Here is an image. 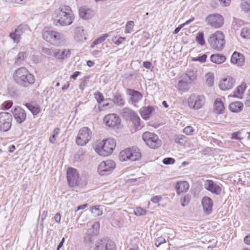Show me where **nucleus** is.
Masks as SVG:
<instances>
[{"mask_svg":"<svg viewBox=\"0 0 250 250\" xmlns=\"http://www.w3.org/2000/svg\"><path fill=\"white\" fill-rule=\"evenodd\" d=\"M104 122L110 127H115L120 124V117L115 114H109L104 117Z\"/></svg>","mask_w":250,"mask_h":250,"instance_id":"18","label":"nucleus"},{"mask_svg":"<svg viewBox=\"0 0 250 250\" xmlns=\"http://www.w3.org/2000/svg\"><path fill=\"white\" fill-rule=\"evenodd\" d=\"M208 42L213 49L221 50L225 44V35L222 32L217 31L210 35Z\"/></svg>","mask_w":250,"mask_h":250,"instance_id":"5","label":"nucleus"},{"mask_svg":"<svg viewBox=\"0 0 250 250\" xmlns=\"http://www.w3.org/2000/svg\"><path fill=\"white\" fill-rule=\"evenodd\" d=\"M196 42L201 45H203L205 43L204 40V33L203 32H199L196 37Z\"/></svg>","mask_w":250,"mask_h":250,"instance_id":"44","label":"nucleus"},{"mask_svg":"<svg viewBox=\"0 0 250 250\" xmlns=\"http://www.w3.org/2000/svg\"><path fill=\"white\" fill-rule=\"evenodd\" d=\"M207 56L206 54H204L200 57H198L195 61H198L201 62H204L206 61Z\"/></svg>","mask_w":250,"mask_h":250,"instance_id":"59","label":"nucleus"},{"mask_svg":"<svg viewBox=\"0 0 250 250\" xmlns=\"http://www.w3.org/2000/svg\"><path fill=\"white\" fill-rule=\"evenodd\" d=\"M70 55V52L69 50L64 49L61 51L59 49H56L54 57L58 59L62 60L69 57Z\"/></svg>","mask_w":250,"mask_h":250,"instance_id":"30","label":"nucleus"},{"mask_svg":"<svg viewBox=\"0 0 250 250\" xmlns=\"http://www.w3.org/2000/svg\"><path fill=\"white\" fill-rule=\"evenodd\" d=\"M206 21L210 26L214 28H219L224 24V18L219 14L209 15L206 19Z\"/></svg>","mask_w":250,"mask_h":250,"instance_id":"13","label":"nucleus"},{"mask_svg":"<svg viewBox=\"0 0 250 250\" xmlns=\"http://www.w3.org/2000/svg\"><path fill=\"white\" fill-rule=\"evenodd\" d=\"M221 4L223 6H227L229 5L230 0H219Z\"/></svg>","mask_w":250,"mask_h":250,"instance_id":"60","label":"nucleus"},{"mask_svg":"<svg viewBox=\"0 0 250 250\" xmlns=\"http://www.w3.org/2000/svg\"><path fill=\"white\" fill-rule=\"evenodd\" d=\"M235 84V80L231 77L223 79L219 83L220 88L224 91L231 89Z\"/></svg>","mask_w":250,"mask_h":250,"instance_id":"19","label":"nucleus"},{"mask_svg":"<svg viewBox=\"0 0 250 250\" xmlns=\"http://www.w3.org/2000/svg\"><path fill=\"white\" fill-rule=\"evenodd\" d=\"M88 80V77H84L83 79L81 80V82L79 85V88L82 90H83L85 88V86L87 83V81Z\"/></svg>","mask_w":250,"mask_h":250,"instance_id":"50","label":"nucleus"},{"mask_svg":"<svg viewBox=\"0 0 250 250\" xmlns=\"http://www.w3.org/2000/svg\"><path fill=\"white\" fill-rule=\"evenodd\" d=\"M245 104L246 106L250 107V89L247 94Z\"/></svg>","mask_w":250,"mask_h":250,"instance_id":"57","label":"nucleus"},{"mask_svg":"<svg viewBox=\"0 0 250 250\" xmlns=\"http://www.w3.org/2000/svg\"><path fill=\"white\" fill-rule=\"evenodd\" d=\"M244 241L246 244L250 245V235L246 236L244 239Z\"/></svg>","mask_w":250,"mask_h":250,"instance_id":"64","label":"nucleus"},{"mask_svg":"<svg viewBox=\"0 0 250 250\" xmlns=\"http://www.w3.org/2000/svg\"><path fill=\"white\" fill-rule=\"evenodd\" d=\"M95 98H96L98 103H101L102 102L104 101V96L103 94L98 92L95 94Z\"/></svg>","mask_w":250,"mask_h":250,"instance_id":"51","label":"nucleus"},{"mask_svg":"<svg viewBox=\"0 0 250 250\" xmlns=\"http://www.w3.org/2000/svg\"><path fill=\"white\" fill-rule=\"evenodd\" d=\"M135 126L137 128L140 126V119L137 114L133 116L130 119Z\"/></svg>","mask_w":250,"mask_h":250,"instance_id":"46","label":"nucleus"},{"mask_svg":"<svg viewBox=\"0 0 250 250\" xmlns=\"http://www.w3.org/2000/svg\"><path fill=\"white\" fill-rule=\"evenodd\" d=\"M143 65L144 67L147 69H150L151 63L149 62H144Z\"/></svg>","mask_w":250,"mask_h":250,"instance_id":"62","label":"nucleus"},{"mask_svg":"<svg viewBox=\"0 0 250 250\" xmlns=\"http://www.w3.org/2000/svg\"><path fill=\"white\" fill-rule=\"evenodd\" d=\"M246 87V84L244 83L237 86L236 90L234 92L233 96L234 97L241 99Z\"/></svg>","mask_w":250,"mask_h":250,"instance_id":"31","label":"nucleus"},{"mask_svg":"<svg viewBox=\"0 0 250 250\" xmlns=\"http://www.w3.org/2000/svg\"><path fill=\"white\" fill-rule=\"evenodd\" d=\"M241 36L245 39H250V28L248 27L242 28L241 32Z\"/></svg>","mask_w":250,"mask_h":250,"instance_id":"41","label":"nucleus"},{"mask_svg":"<svg viewBox=\"0 0 250 250\" xmlns=\"http://www.w3.org/2000/svg\"><path fill=\"white\" fill-rule=\"evenodd\" d=\"M22 33V27L20 25L14 31L10 33L9 37L14 42L18 43L20 42Z\"/></svg>","mask_w":250,"mask_h":250,"instance_id":"23","label":"nucleus"},{"mask_svg":"<svg viewBox=\"0 0 250 250\" xmlns=\"http://www.w3.org/2000/svg\"><path fill=\"white\" fill-rule=\"evenodd\" d=\"M91 212L96 216H100L103 213L102 211L100 210L99 206H95L93 207L91 209Z\"/></svg>","mask_w":250,"mask_h":250,"instance_id":"49","label":"nucleus"},{"mask_svg":"<svg viewBox=\"0 0 250 250\" xmlns=\"http://www.w3.org/2000/svg\"><path fill=\"white\" fill-rule=\"evenodd\" d=\"M14 119L19 124H21L26 119L25 111L19 106L16 107L12 111Z\"/></svg>","mask_w":250,"mask_h":250,"instance_id":"17","label":"nucleus"},{"mask_svg":"<svg viewBox=\"0 0 250 250\" xmlns=\"http://www.w3.org/2000/svg\"><path fill=\"white\" fill-rule=\"evenodd\" d=\"M108 37V35L107 34H105L100 37L98 38L97 39L95 40L93 42L92 44L91 45V47H93L96 45L100 44L103 42H104L105 39Z\"/></svg>","mask_w":250,"mask_h":250,"instance_id":"39","label":"nucleus"},{"mask_svg":"<svg viewBox=\"0 0 250 250\" xmlns=\"http://www.w3.org/2000/svg\"><path fill=\"white\" fill-rule=\"evenodd\" d=\"M190 200V196L189 194H187L181 198V205L183 207H185V206L188 204L189 201Z\"/></svg>","mask_w":250,"mask_h":250,"instance_id":"48","label":"nucleus"},{"mask_svg":"<svg viewBox=\"0 0 250 250\" xmlns=\"http://www.w3.org/2000/svg\"><path fill=\"white\" fill-rule=\"evenodd\" d=\"M27 57V54L25 52H19L15 59V64L21 65L23 63L25 59Z\"/></svg>","mask_w":250,"mask_h":250,"instance_id":"33","label":"nucleus"},{"mask_svg":"<svg viewBox=\"0 0 250 250\" xmlns=\"http://www.w3.org/2000/svg\"><path fill=\"white\" fill-rule=\"evenodd\" d=\"M226 59V57L220 54H212L210 56V61L216 64H221L224 62Z\"/></svg>","mask_w":250,"mask_h":250,"instance_id":"29","label":"nucleus"},{"mask_svg":"<svg viewBox=\"0 0 250 250\" xmlns=\"http://www.w3.org/2000/svg\"><path fill=\"white\" fill-rule=\"evenodd\" d=\"M116 145V141L114 139H106L98 142L96 145L95 150L101 156H108L113 152Z\"/></svg>","mask_w":250,"mask_h":250,"instance_id":"3","label":"nucleus"},{"mask_svg":"<svg viewBox=\"0 0 250 250\" xmlns=\"http://www.w3.org/2000/svg\"><path fill=\"white\" fill-rule=\"evenodd\" d=\"M134 213L138 216H143L146 213V210L141 207H137L134 209Z\"/></svg>","mask_w":250,"mask_h":250,"instance_id":"43","label":"nucleus"},{"mask_svg":"<svg viewBox=\"0 0 250 250\" xmlns=\"http://www.w3.org/2000/svg\"><path fill=\"white\" fill-rule=\"evenodd\" d=\"M231 62L239 66H241L244 62V56L241 53L235 52L231 56Z\"/></svg>","mask_w":250,"mask_h":250,"instance_id":"27","label":"nucleus"},{"mask_svg":"<svg viewBox=\"0 0 250 250\" xmlns=\"http://www.w3.org/2000/svg\"><path fill=\"white\" fill-rule=\"evenodd\" d=\"M75 39L78 42H83L87 39L83 27L80 26L75 28Z\"/></svg>","mask_w":250,"mask_h":250,"instance_id":"25","label":"nucleus"},{"mask_svg":"<svg viewBox=\"0 0 250 250\" xmlns=\"http://www.w3.org/2000/svg\"><path fill=\"white\" fill-rule=\"evenodd\" d=\"M189 184L187 181H179L177 182L175 189L178 194L186 192L189 188Z\"/></svg>","mask_w":250,"mask_h":250,"instance_id":"28","label":"nucleus"},{"mask_svg":"<svg viewBox=\"0 0 250 250\" xmlns=\"http://www.w3.org/2000/svg\"><path fill=\"white\" fill-rule=\"evenodd\" d=\"M13 78L19 84L28 87L35 83V77L25 67L18 68L14 73Z\"/></svg>","mask_w":250,"mask_h":250,"instance_id":"2","label":"nucleus"},{"mask_svg":"<svg viewBox=\"0 0 250 250\" xmlns=\"http://www.w3.org/2000/svg\"><path fill=\"white\" fill-rule=\"evenodd\" d=\"M134 27V21H128L125 25V33H130L133 31V29Z\"/></svg>","mask_w":250,"mask_h":250,"instance_id":"47","label":"nucleus"},{"mask_svg":"<svg viewBox=\"0 0 250 250\" xmlns=\"http://www.w3.org/2000/svg\"><path fill=\"white\" fill-rule=\"evenodd\" d=\"M141 157L140 149L136 147L127 148L120 153L119 159L121 161L128 160L135 161L139 160Z\"/></svg>","mask_w":250,"mask_h":250,"instance_id":"6","label":"nucleus"},{"mask_svg":"<svg viewBox=\"0 0 250 250\" xmlns=\"http://www.w3.org/2000/svg\"><path fill=\"white\" fill-rule=\"evenodd\" d=\"M24 105L30 110L34 115H37L40 111L39 107L33 103H26Z\"/></svg>","mask_w":250,"mask_h":250,"instance_id":"34","label":"nucleus"},{"mask_svg":"<svg viewBox=\"0 0 250 250\" xmlns=\"http://www.w3.org/2000/svg\"><path fill=\"white\" fill-rule=\"evenodd\" d=\"M202 204L204 211L206 214H210L212 211L213 201L208 197L205 196L203 198Z\"/></svg>","mask_w":250,"mask_h":250,"instance_id":"21","label":"nucleus"},{"mask_svg":"<svg viewBox=\"0 0 250 250\" xmlns=\"http://www.w3.org/2000/svg\"><path fill=\"white\" fill-rule=\"evenodd\" d=\"M154 111V108L152 106H147L142 107L140 110V114L142 117L146 120H148L153 112Z\"/></svg>","mask_w":250,"mask_h":250,"instance_id":"24","label":"nucleus"},{"mask_svg":"<svg viewBox=\"0 0 250 250\" xmlns=\"http://www.w3.org/2000/svg\"><path fill=\"white\" fill-rule=\"evenodd\" d=\"M175 162V160L170 157L166 158L163 159V163L165 165L173 164Z\"/></svg>","mask_w":250,"mask_h":250,"instance_id":"53","label":"nucleus"},{"mask_svg":"<svg viewBox=\"0 0 250 250\" xmlns=\"http://www.w3.org/2000/svg\"><path fill=\"white\" fill-rule=\"evenodd\" d=\"M55 50L56 49L46 47H43L42 49V53L53 57L55 56Z\"/></svg>","mask_w":250,"mask_h":250,"instance_id":"40","label":"nucleus"},{"mask_svg":"<svg viewBox=\"0 0 250 250\" xmlns=\"http://www.w3.org/2000/svg\"><path fill=\"white\" fill-rule=\"evenodd\" d=\"M184 132L187 135H191L194 131V129L191 126H187L184 130Z\"/></svg>","mask_w":250,"mask_h":250,"instance_id":"54","label":"nucleus"},{"mask_svg":"<svg viewBox=\"0 0 250 250\" xmlns=\"http://www.w3.org/2000/svg\"><path fill=\"white\" fill-rule=\"evenodd\" d=\"M166 242V240L163 237H159L157 238L155 242V245L157 247H158L162 244Z\"/></svg>","mask_w":250,"mask_h":250,"instance_id":"56","label":"nucleus"},{"mask_svg":"<svg viewBox=\"0 0 250 250\" xmlns=\"http://www.w3.org/2000/svg\"><path fill=\"white\" fill-rule=\"evenodd\" d=\"M61 215L60 213L58 212L57 213L55 216H54V219L57 223H60L61 221Z\"/></svg>","mask_w":250,"mask_h":250,"instance_id":"61","label":"nucleus"},{"mask_svg":"<svg viewBox=\"0 0 250 250\" xmlns=\"http://www.w3.org/2000/svg\"><path fill=\"white\" fill-rule=\"evenodd\" d=\"M53 23L56 26H65L71 24L74 16L71 8L67 5H61L52 14Z\"/></svg>","mask_w":250,"mask_h":250,"instance_id":"1","label":"nucleus"},{"mask_svg":"<svg viewBox=\"0 0 250 250\" xmlns=\"http://www.w3.org/2000/svg\"><path fill=\"white\" fill-rule=\"evenodd\" d=\"M13 104V102L11 101H7L4 102L2 104V106L3 108L5 109H9Z\"/></svg>","mask_w":250,"mask_h":250,"instance_id":"55","label":"nucleus"},{"mask_svg":"<svg viewBox=\"0 0 250 250\" xmlns=\"http://www.w3.org/2000/svg\"><path fill=\"white\" fill-rule=\"evenodd\" d=\"M67 178L69 185L71 187L79 184V175L76 169L69 167L67 171Z\"/></svg>","mask_w":250,"mask_h":250,"instance_id":"15","label":"nucleus"},{"mask_svg":"<svg viewBox=\"0 0 250 250\" xmlns=\"http://www.w3.org/2000/svg\"><path fill=\"white\" fill-rule=\"evenodd\" d=\"M136 113L129 108H124L123 109L122 115L126 119H130Z\"/></svg>","mask_w":250,"mask_h":250,"instance_id":"35","label":"nucleus"},{"mask_svg":"<svg viewBox=\"0 0 250 250\" xmlns=\"http://www.w3.org/2000/svg\"><path fill=\"white\" fill-rule=\"evenodd\" d=\"M162 198L161 196H154L151 198V201L154 204L158 203L161 201Z\"/></svg>","mask_w":250,"mask_h":250,"instance_id":"58","label":"nucleus"},{"mask_svg":"<svg viewBox=\"0 0 250 250\" xmlns=\"http://www.w3.org/2000/svg\"><path fill=\"white\" fill-rule=\"evenodd\" d=\"M142 138L146 145L151 148H157L161 146V141L154 133L146 131L143 134Z\"/></svg>","mask_w":250,"mask_h":250,"instance_id":"7","label":"nucleus"},{"mask_svg":"<svg viewBox=\"0 0 250 250\" xmlns=\"http://www.w3.org/2000/svg\"><path fill=\"white\" fill-rule=\"evenodd\" d=\"M12 116L11 113L2 112L0 113V130L2 131H8L11 127Z\"/></svg>","mask_w":250,"mask_h":250,"instance_id":"11","label":"nucleus"},{"mask_svg":"<svg viewBox=\"0 0 250 250\" xmlns=\"http://www.w3.org/2000/svg\"><path fill=\"white\" fill-rule=\"evenodd\" d=\"M240 7L245 12L250 11V0H242Z\"/></svg>","mask_w":250,"mask_h":250,"instance_id":"36","label":"nucleus"},{"mask_svg":"<svg viewBox=\"0 0 250 250\" xmlns=\"http://www.w3.org/2000/svg\"><path fill=\"white\" fill-rule=\"evenodd\" d=\"M204 188L208 191L216 195H219L222 191L221 187L211 180H207L205 181Z\"/></svg>","mask_w":250,"mask_h":250,"instance_id":"16","label":"nucleus"},{"mask_svg":"<svg viewBox=\"0 0 250 250\" xmlns=\"http://www.w3.org/2000/svg\"><path fill=\"white\" fill-rule=\"evenodd\" d=\"M239 133L238 132H234L232 134V138L234 139H237V140H241V138H240L238 136V134Z\"/></svg>","mask_w":250,"mask_h":250,"instance_id":"63","label":"nucleus"},{"mask_svg":"<svg viewBox=\"0 0 250 250\" xmlns=\"http://www.w3.org/2000/svg\"><path fill=\"white\" fill-rule=\"evenodd\" d=\"M186 137L183 135H178L175 137V142L180 145H183L186 142Z\"/></svg>","mask_w":250,"mask_h":250,"instance_id":"42","label":"nucleus"},{"mask_svg":"<svg viewBox=\"0 0 250 250\" xmlns=\"http://www.w3.org/2000/svg\"><path fill=\"white\" fill-rule=\"evenodd\" d=\"M197 75L193 71H188V73L183 74L181 80L178 82V85L181 88L185 85L191 83L196 79Z\"/></svg>","mask_w":250,"mask_h":250,"instance_id":"14","label":"nucleus"},{"mask_svg":"<svg viewBox=\"0 0 250 250\" xmlns=\"http://www.w3.org/2000/svg\"><path fill=\"white\" fill-rule=\"evenodd\" d=\"M79 15L81 18L84 20L91 19L94 15V11L87 7V6H83L80 8Z\"/></svg>","mask_w":250,"mask_h":250,"instance_id":"22","label":"nucleus"},{"mask_svg":"<svg viewBox=\"0 0 250 250\" xmlns=\"http://www.w3.org/2000/svg\"><path fill=\"white\" fill-rule=\"evenodd\" d=\"M205 78L206 83L209 86H212L214 83V74L212 73L209 72L206 75Z\"/></svg>","mask_w":250,"mask_h":250,"instance_id":"38","label":"nucleus"},{"mask_svg":"<svg viewBox=\"0 0 250 250\" xmlns=\"http://www.w3.org/2000/svg\"><path fill=\"white\" fill-rule=\"evenodd\" d=\"M42 36L46 42L55 46H60L65 41L64 35L62 33L55 30H43Z\"/></svg>","mask_w":250,"mask_h":250,"instance_id":"4","label":"nucleus"},{"mask_svg":"<svg viewBox=\"0 0 250 250\" xmlns=\"http://www.w3.org/2000/svg\"><path fill=\"white\" fill-rule=\"evenodd\" d=\"M59 128H55L53 131V133L52 136L50 137L49 139V141L50 143L53 144L55 143L57 137L58 136L59 132H60Z\"/></svg>","mask_w":250,"mask_h":250,"instance_id":"45","label":"nucleus"},{"mask_svg":"<svg viewBox=\"0 0 250 250\" xmlns=\"http://www.w3.org/2000/svg\"><path fill=\"white\" fill-rule=\"evenodd\" d=\"M94 250H116V247L112 241L103 238L96 242Z\"/></svg>","mask_w":250,"mask_h":250,"instance_id":"12","label":"nucleus"},{"mask_svg":"<svg viewBox=\"0 0 250 250\" xmlns=\"http://www.w3.org/2000/svg\"><path fill=\"white\" fill-rule=\"evenodd\" d=\"M116 39V37H114L112 39V41L114 42L116 45H119L123 43L126 39L125 37H119L117 40H115Z\"/></svg>","mask_w":250,"mask_h":250,"instance_id":"52","label":"nucleus"},{"mask_svg":"<svg viewBox=\"0 0 250 250\" xmlns=\"http://www.w3.org/2000/svg\"><path fill=\"white\" fill-rule=\"evenodd\" d=\"M225 109L223 102L220 98H217L214 102L213 110L216 114H222Z\"/></svg>","mask_w":250,"mask_h":250,"instance_id":"26","label":"nucleus"},{"mask_svg":"<svg viewBox=\"0 0 250 250\" xmlns=\"http://www.w3.org/2000/svg\"><path fill=\"white\" fill-rule=\"evenodd\" d=\"M243 107V104L240 102H236L230 104L229 105V110L233 112L240 111Z\"/></svg>","mask_w":250,"mask_h":250,"instance_id":"32","label":"nucleus"},{"mask_svg":"<svg viewBox=\"0 0 250 250\" xmlns=\"http://www.w3.org/2000/svg\"><path fill=\"white\" fill-rule=\"evenodd\" d=\"M126 93L129 96V101L132 104H135L142 98V94L138 91L131 89H127Z\"/></svg>","mask_w":250,"mask_h":250,"instance_id":"20","label":"nucleus"},{"mask_svg":"<svg viewBox=\"0 0 250 250\" xmlns=\"http://www.w3.org/2000/svg\"><path fill=\"white\" fill-rule=\"evenodd\" d=\"M115 163L111 160L102 162L98 167V172L102 176L110 174L115 167Z\"/></svg>","mask_w":250,"mask_h":250,"instance_id":"8","label":"nucleus"},{"mask_svg":"<svg viewBox=\"0 0 250 250\" xmlns=\"http://www.w3.org/2000/svg\"><path fill=\"white\" fill-rule=\"evenodd\" d=\"M114 103L122 106L125 104V100L120 94H118L114 96Z\"/></svg>","mask_w":250,"mask_h":250,"instance_id":"37","label":"nucleus"},{"mask_svg":"<svg viewBox=\"0 0 250 250\" xmlns=\"http://www.w3.org/2000/svg\"><path fill=\"white\" fill-rule=\"evenodd\" d=\"M188 104L190 108L198 110L204 105L205 98L204 96L192 94L188 98Z\"/></svg>","mask_w":250,"mask_h":250,"instance_id":"10","label":"nucleus"},{"mask_svg":"<svg viewBox=\"0 0 250 250\" xmlns=\"http://www.w3.org/2000/svg\"><path fill=\"white\" fill-rule=\"evenodd\" d=\"M92 132L87 127L81 129L76 138V143L79 146L86 145L91 139Z\"/></svg>","mask_w":250,"mask_h":250,"instance_id":"9","label":"nucleus"}]
</instances>
